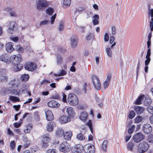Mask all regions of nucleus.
<instances>
[{
    "label": "nucleus",
    "mask_w": 153,
    "mask_h": 153,
    "mask_svg": "<svg viewBox=\"0 0 153 153\" xmlns=\"http://www.w3.org/2000/svg\"><path fill=\"white\" fill-rule=\"evenodd\" d=\"M152 128L151 125L148 123L144 124L143 126V131L145 134H148L152 131Z\"/></svg>",
    "instance_id": "13"
},
{
    "label": "nucleus",
    "mask_w": 153,
    "mask_h": 153,
    "mask_svg": "<svg viewBox=\"0 0 153 153\" xmlns=\"http://www.w3.org/2000/svg\"><path fill=\"white\" fill-rule=\"evenodd\" d=\"M16 24V22L13 21L9 22L7 23L8 31L9 33H13Z\"/></svg>",
    "instance_id": "14"
},
{
    "label": "nucleus",
    "mask_w": 153,
    "mask_h": 153,
    "mask_svg": "<svg viewBox=\"0 0 153 153\" xmlns=\"http://www.w3.org/2000/svg\"><path fill=\"white\" fill-rule=\"evenodd\" d=\"M47 120L48 121H52L53 118V115L51 111L49 110H45Z\"/></svg>",
    "instance_id": "19"
},
{
    "label": "nucleus",
    "mask_w": 153,
    "mask_h": 153,
    "mask_svg": "<svg viewBox=\"0 0 153 153\" xmlns=\"http://www.w3.org/2000/svg\"><path fill=\"white\" fill-rule=\"evenodd\" d=\"M93 19L92 20L93 24L94 25H98L99 24V21H98L99 19V16L97 14L94 15L93 17Z\"/></svg>",
    "instance_id": "31"
},
{
    "label": "nucleus",
    "mask_w": 153,
    "mask_h": 153,
    "mask_svg": "<svg viewBox=\"0 0 153 153\" xmlns=\"http://www.w3.org/2000/svg\"><path fill=\"white\" fill-rule=\"evenodd\" d=\"M134 146V144L133 143V142H129L127 144V148L128 150L132 151H133V148Z\"/></svg>",
    "instance_id": "38"
},
{
    "label": "nucleus",
    "mask_w": 153,
    "mask_h": 153,
    "mask_svg": "<svg viewBox=\"0 0 153 153\" xmlns=\"http://www.w3.org/2000/svg\"><path fill=\"white\" fill-rule=\"evenodd\" d=\"M88 117L87 113L85 111L82 112L80 115V120L83 122H85Z\"/></svg>",
    "instance_id": "23"
},
{
    "label": "nucleus",
    "mask_w": 153,
    "mask_h": 153,
    "mask_svg": "<svg viewBox=\"0 0 153 153\" xmlns=\"http://www.w3.org/2000/svg\"><path fill=\"white\" fill-rule=\"evenodd\" d=\"M134 109L136 114H137L142 113L144 110V108L142 107L138 106H135L134 107Z\"/></svg>",
    "instance_id": "22"
},
{
    "label": "nucleus",
    "mask_w": 153,
    "mask_h": 153,
    "mask_svg": "<svg viewBox=\"0 0 153 153\" xmlns=\"http://www.w3.org/2000/svg\"><path fill=\"white\" fill-rule=\"evenodd\" d=\"M9 99L10 101L13 102H18L20 100L19 99L18 97L13 96L10 97Z\"/></svg>",
    "instance_id": "42"
},
{
    "label": "nucleus",
    "mask_w": 153,
    "mask_h": 153,
    "mask_svg": "<svg viewBox=\"0 0 153 153\" xmlns=\"http://www.w3.org/2000/svg\"><path fill=\"white\" fill-rule=\"evenodd\" d=\"M16 143L15 142L14 140L11 141L10 143V146L12 149H13L15 147Z\"/></svg>",
    "instance_id": "58"
},
{
    "label": "nucleus",
    "mask_w": 153,
    "mask_h": 153,
    "mask_svg": "<svg viewBox=\"0 0 153 153\" xmlns=\"http://www.w3.org/2000/svg\"><path fill=\"white\" fill-rule=\"evenodd\" d=\"M48 105L51 108H56L59 106V104L57 101L54 100H52L48 102Z\"/></svg>",
    "instance_id": "21"
},
{
    "label": "nucleus",
    "mask_w": 153,
    "mask_h": 153,
    "mask_svg": "<svg viewBox=\"0 0 153 153\" xmlns=\"http://www.w3.org/2000/svg\"><path fill=\"white\" fill-rule=\"evenodd\" d=\"M29 78L28 74H24L22 75L21 77V79L22 82H25L28 80Z\"/></svg>",
    "instance_id": "35"
},
{
    "label": "nucleus",
    "mask_w": 153,
    "mask_h": 153,
    "mask_svg": "<svg viewBox=\"0 0 153 153\" xmlns=\"http://www.w3.org/2000/svg\"><path fill=\"white\" fill-rule=\"evenodd\" d=\"M62 101L64 102H67L66 95L64 94H62Z\"/></svg>",
    "instance_id": "62"
},
{
    "label": "nucleus",
    "mask_w": 153,
    "mask_h": 153,
    "mask_svg": "<svg viewBox=\"0 0 153 153\" xmlns=\"http://www.w3.org/2000/svg\"><path fill=\"white\" fill-rule=\"evenodd\" d=\"M49 23V21L47 20H45L41 21L40 23V26H43L46 25L48 24Z\"/></svg>",
    "instance_id": "50"
},
{
    "label": "nucleus",
    "mask_w": 153,
    "mask_h": 153,
    "mask_svg": "<svg viewBox=\"0 0 153 153\" xmlns=\"http://www.w3.org/2000/svg\"><path fill=\"white\" fill-rule=\"evenodd\" d=\"M93 84L96 89L100 90L101 88L100 80L96 76H93L92 78Z\"/></svg>",
    "instance_id": "6"
},
{
    "label": "nucleus",
    "mask_w": 153,
    "mask_h": 153,
    "mask_svg": "<svg viewBox=\"0 0 153 153\" xmlns=\"http://www.w3.org/2000/svg\"><path fill=\"white\" fill-rule=\"evenodd\" d=\"M55 150L54 149H49L47 151V153H55Z\"/></svg>",
    "instance_id": "64"
},
{
    "label": "nucleus",
    "mask_w": 153,
    "mask_h": 153,
    "mask_svg": "<svg viewBox=\"0 0 153 153\" xmlns=\"http://www.w3.org/2000/svg\"><path fill=\"white\" fill-rule=\"evenodd\" d=\"M67 101L68 103L72 106L77 105L79 103L78 98L75 94L73 93L70 94L68 95Z\"/></svg>",
    "instance_id": "2"
},
{
    "label": "nucleus",
    "mask_w": 153,
    "mask_h": 153,
    "mask_svg": "<svg viewBox=\"0 0 153 153\" xmlns=\"http://www.w3.org/2000/svg\"><path fill=\"white\" fill-rule=\"evenodd\" d=\"M64 132L63 129L61 128H59L56 131V134L59 136H60L62 135H63V133Z\"/></svg>",
    "instance_id": "48"
},
{
    "label": "nucleus",
    "mask_w": 153,
    "mask_h": 153,
    "mask_svg": "<svg viewBox=\"0 0 153 153\" xmlns=\"http://www.w3.org/2000/svg\"><path fill=\"white\" fill-rule=\"evenodd\" d=\"M147 141L149 143L153 144V135L149 134L147 136Z\"/></svg>",
    "instance_id": "39"
},
{
    "label": "nucleus",
    "mask_w": 153,
    "mask_h": 153,
    "mask_svg": "<svg viewBox=\"0 0 153 153\" xmlns=\"http://www.w3.org/2000/svg\"><path fill=\"white\" fill-rule=\"evenodd\" d=\"M11 62L13 64L20 63L22 61V57L21 55L18 54L16 56L13 55L10 56Z\"/></svg>",
    "instance_id": "7"
},
{
    "label": "nucleus",
    "mask_w": 153,
    "mask_h": 153,
    "mask_svg": "<svg viewBox=\"0 0 153 153\" xmlns=\"http://www.w3.org/2000/svg\"><path fill=\"white\" fill-rule=\"evenodd\" d=\"M7 77L4 76H0V80L2 81H6L7 79Z\"/></svg>",
    "instance_id": "61"
},
{
    "label": "nucleus",
    "mask_w": 153,
    "mask_h": 153,
    "mask_svg": "<svg viewBox=\"0 0 153 153\" xmlns=\"http://www.w3.org/2000/svg\"><path fill=\"white\" fill-rule=\"evenodd\" d=\"M48 143H49L42 141V147L44 149L47 148L48 146Z\"/></svg>",
    "instance_id": "56"
},
{
    "label": "nucleus",
    "mask_w": 153,
    "mask_h": 153,
    "mask_svg": "<svg viewBox=\"0 0 153 153\" xmlns=\"http://www.w3.org/2000/svg\"><path fill=\"white\" fill-rule=\"evenodd\" d=\"M146 59L145 61V65L146 66H147L149 64L150 61V57L146 58Z\"/></svg>",
    "instance_id": "59"
},
{
    "label": "nucleus",
    "mask_w": 153,
    "mask_h": 153,
    "mask_svg": "<svg viewBox=\"0 0 153 153\" xmlns=\"http://www.w3.org/2000/svg\"><path fill=\"white\" fill-rule=\"evenodd\" d=\"M83 149L85 153H94V147L91 144L85 145Z\"/></svg>",
    "instance_id": "11"
},
{
    "label": "nucleus",
    "mask_w": 153,
    "mask_h": 153,
    "mask_svg": "<svg viewBox=\"0 0 153 153\" xmlns=\"http://www.w3.org/2000/svg\"><path fill=\"white\" fill-rule=\"evenodd\" d=\"M72 136V133L71 131H65L63 133V137L64 139L67 140H70Z\"/></svg>",
    "instance_id": "18"
},
{
    "label": "nucleus",
    "mask_w": 153,
    "mask_h": 153,
    "mask_svg": "<svg viewBox=\"0 0 153 153\" xmlns=\"http://www.w3.org/2000/svg\"><path fill=\"white\" fill-rule=\"evenodd\" d=\"M64 24L63 22H61L59 23L58 25V28L59 31L63 30L64 28Z\"/></svg>",
    "instance_id": "47"
},
{
    "label": "nucleus",
    "mask_w": 153,
    "mask_h": 153,
    "mask_svg": "<svg viewBox=\"0 0 153 153\" xmlns=\"http://www.w3.org/2000/svg\"><path fill=\"white\" fill-rule=\"evenodd\" d=\"M145 96L144 95L141 96L137 99L135 101V104L139 105L142 103V101L144 99Z\"/></svg>",
    "instance_id": "29"
},
{
    "label": "nucleus",
    "mask_w": 153,
    "mask_h": 153,
    "mask_svg": "<svg viewBox=\"0 0 153 153\" xmlns=\"http://www.w3.org/2000/svg\"><path fill=\"white\" fill-rule=\"evenodd\" d=\"M135 126L134 125H133L131 126L130 128L128 129V132L130 134H131L134 131Z\"/></svg>",
    "instance_id": "52"
},
{
    "label": "nucleus",
    "mask_w": 153,
    "mask_h": 153,
    "mask_svg": "<svg viewBox=\"0 0 153 153\" xmlns=\"http://www.w3.org/2000/svg\"><path fill=\"white\" fill-rule=\"evenodd\" d=\"M143 118L142 117L137 116L134 119L135 122L137 123L140 122L143 120Z\"/></svg>",
    "instance_id": "44"
},
{
    "label": "nucleus",
    "mask_w": 153,
    "mask_h": 153,
    "mask_svg": "<svg viewBox=\"0 0 153 153\" xmlns=\"http://www.w3.org/2000/svg\"><path fill=\"white\" fill-rule=\"evenodd\" d=\"M83 149V146L80 144L74 145L71 148L72 153H81Z\"/></svg>",
    "instance_id": "9"
},
{
    "label": "nucleus",
    "mask_w": 153,
    "mask_h": 153,
    "mask_svg": "<svg viewBox=\"0 0 153 153\" xmlns=\"http://www.w3.org/2000/svg\"><path fill=\"white\" fill-rule=\"evenodd\" d=\"M21 92L20 88L18 87H17V89H14L12 91V93L16 95L19 94Z\"/></svg>",
    "instance_id": "45"
},
{
    "label": "nucleus",
    "mask_w": 153,
    "mask_h": 153,
    "mask_svg": "<svg viewBox=\"0 0 153 153\" xmlns=\"http://www.w3.org/2000/svg\"><path fill=\"white\" fill-rule=\"evenodd\" d=\"M147 110L150 114L153 113V106H149L147 108Z\"/></svg>",
    "instance_id": "57"
},
{
    "label": "nucleus",
    "mask_w": 153,
    "mask_h": 153,
    "mask_svg": "<svg viewBox=\"0 0 153 153\" xmlns=\"http://www.w3.org/2000/svg\"><path fill=\"white\" fill-rule=\"evenodd\" d=\"M71 0H64L63 7L64 8H66L69 7L71 4Z\"/></svg>",
    "instance_id": "34"
},
{
    "label": "nucleus",
    "mask_w": 153,
    "mask_h": 153,
    "mask_svg": "<svg viewBox=\"0 0 153 153\" xmlns=\"http://www.w3.org/2000/svg\"><path fill=\"white\" fill-rule=\"evenodd\" d=\"M6 10L7 11L9 12L10 15L11 16L16 17V15L15 12L11 11L12 10V8L11 7H8L6 9Z\"/></svg>",
    "instance_id": "32"
},
{
    "label": "nucleus",
    "mask_w": 153,
    "mask_h": 153,
    "mask_svg": "<svg viewBox=\"0 0 153 153\" xmlns=\"http://www.w3.org/2000/svg\"><path fill=\"white\" fill-rule=\"evenodd\" d=\"M10 56L7 54H4L0 56V60L6 63L11 62Z\"/></svg>",
    "instance_id": "10"
},
{
    "label": "nucleus",
    "mask_w": 153,
    "mask_h": 153,
    "mask_svg": "<svg viewBox=\"0 0 153 153\" xmlns=\"http://www.w3.org/2000/svg\"><path fill=\"white\" fill-rule=\"evenodd\" d=\"M77 138L80 140H85L84 136L81 133H79L77 134Z\"/></svg>",
    "instance_id": "46"
},
{
    "label": "nucleus",
    "mask_w": 153,
    "mask_h": 153,
    "mask_svg": "<svg viewBox=\"0 0 153 153\" xmlns=\"http://www.w3.org/2000/svg\"><path fill=\"white\" fill-rule=\"evenodd\" d=\"M77 40L74 37L71 38V47L73 48L76 47L77 44Z\"/></svg>",
    "instance_id": "27"
},
{
    "label": "nucleus",
    "mask_w": 153,
    "mask_h": 153,
    "mask_svg": "<svg viewBox=\"0 0 153 153\" xmlns=\"http://www.w3.org/2000/svg\"><path fill=\"white\" fill-rule=\"evenodd\" d=\"M104 40L105 41L107 42L109 39V35L107 33H106L104 35Z\"/></svg>",
    "instance_id": "63"
},
{
    "label": "nucleus",
    "mask_w": 153,
    "mask_h": 153,
    "mask_svg": "<svg viewBox=\"0 0 153 153\" xmlns=\"http://www.w3.org/2000/svg\"><path fill=\"white\" fill-rule=\"evenodd\" d=\"M67 74V72L65 70L62 69L59 70L57 74H55L54 76H63L66 75Z\"/></svg>",
    "instance_id": "28"
},
{
    "label": "nucleus",
    "mask_w": 153,
    "mask_h": 153,
    "mask_svg": "<svg viewBox=\"0 0 153 153\" xmlns=\"http://www.w3.org/2000/svg\"><path fill=\"white\" fill-rule=\"evenodd\" d=\"M109 82L107 81H105L103 83V86L105 89L108 86Z\"/></svg>",
    "instance_id": "60"
},
{
    "label": "nucleus",
    "mask_w": 153,
    "mask_h": 153,
    "mask_svg": "<svg viewBox=\"0 0 153 153\" xmlns=\"http://www.w3.org/2000/svg\"><path fill=\"white\" fill-rule=\"evenodd\" d=\"M13 43L12 42H8L6 44V49L7 52L10 53L14 50V48L13 47Z\"/></svg>",
    "instance_id": "20"
},
{
    "label": "nucleus",
    "mask_w": 153,
    "mask_h": 153,
    "mask_svg": "<svg viewBox=\"0 0 153 153\" xmlns=\"http://www.w3.org/2000/svg\"><path fill=\"white\" fill-rule=\"evenodd\" d=\"M66 112L68 116L70 118H73L75 115V113L73 108L69 107L66 109Z\"/></svg>",
    "instance_id": "15"
},
{
    "label": "nucleus",
    "mask_w": 153,
    "mask_h": 153,
    "mask_svg": "<svg viewBox=\"0 0 153 153\" xmlns=\"http://www.w3.org/2000/svg\"><path fill=\"white\" fill-rule=\"evenodd\" d=\"M32 126L30 124H28L26 126V128L24 130V132L25 134L29 133L32 129Z\"/></svg>",
    "instance_id": "33"
},
{
    "label": "nucleus",
    "mask_w": 153,
    "mask_h": 153,
    "mask_svg": "<svg viewBox=\"0 0 153 153\" xmlns=\"http://www.w3.org/2000/svg\"><path fill=\"white\" fill-rule=\"evenodd\" d=\"M13 65H14L13 66V69L14 71H20L23 68V65L20 64V63Z\"/></svg>",
    "instance_id": "26"
},
{
    "label": "nucleus",
    "mask_w": 153,
    "mask_h": 153,
    "mask_svg": "<svg viewBox=\"0 0 153 153\" xmlns=\"http://www.w3.org/2000/svg\"><path fill=\"white\" fill-rule=\"evenodd\" d=\"M11 84L13 87H17L20 88L21 92L26 94L29 90L28 85L25 83H23L22 85L20 84L19 82L17 80H14L10 82Z\"/></svg>",
    "instance_id": "1"
},
{
    "label": "nucleus",
    "mask_w": 153,
    "mask_h": 153,
    "mask_svg": "<svg viewBox=\"0 0 153 153\" xmlns=\"http://www.w3.org/2000/svg\"><path fill=\"white\" fill-rule=\"evenodd\" d=\"M148 14L151 15L152 17H153V9H149V10ZM150 27L151 31L153 30V18H152L150 22Z\"/></svg>",
    "instance_id": "24"
},
{
    "label": "nucleus",
    "mask_w": 153,
    "mask_h": 153,
    "mask_svg": "<svg viewBox=\"0 0 153 153\" xmlns=\"http://www.w3.org/2000/svg\"><path fill=\"white\" fill-rule=\"evenodd\" d=\"M15 49L16 51L20 53H22L24 51L23 48L20 45H17L16 46Z\"/></svg>",
    "instance_id": "41"
},
{
    "label": "nucleus",
    "mask_w": 153,
    "mask_h": 153,
    "mask_svg": "<svg viewBox=\"0 0 153 153\" xmlns=\"http://www.w3.org/2000/svg\"><path fill=\"white\" fill-rule=\"evenodd\" d=\"M49 4V2L45 0H39L36 3V7L38 10H41L45 8Z\"/></svg>",
    "instance_id": "5"
},
{
    "label": "nucleus",
    "mask_w": 153,
    "mask_h": 153,
    "mask_svg": "<svg viewBox=\"0 0 153 153\" xmlns=\"http://www.w3.org/2000/svg\"><path fill=\"white\" fill-rule=\"evenodd\" d=\"M56 126V123L53 122H48L46 126V129L48 132H51L54 129V128Z\"/></svg>",
    "instance_id": "16"
},
{
    "label": "nucleus",
    "mask_w": 153,
    "mask_h": 153,
    "mask_svg": "<svg viewBox=\"0 0 153 153\" xmlns=\"http://www.w3.org/2000/svg\"><path fill=\"white\" fill-rule=\"evenodd\" d=\"M59 122L62 124L66 123L69 122L70 120V118L67 116L64 115L60 117L59 118Z\"/></svg>",
    "instance_id": "17"
},
{
    "label": "nucleus",
    "mask_w": 153,
    "mask_h": 153,
    "mask_svg": "<svg viewBox=\"0 0 153 153\" xmlns=\"http://www.w3.org/2000/svg\"><path fill=\"white\" fill-rule=\"evenodd\" d=\"M71 149V147L69 144L66 141H64L60 144L59 150L64 153H68Z\"/></svg>",
    "instance_id": "4"
},
{
    "label": "nucleus",
    "mask_w": 153,
    "mask_h": 153,
    "mask_svg": "<svg viewBox=\"0 0 153 153\" xmlns=\"http://www.w3.org/2000/svg\"><path fill=\"white\" fill-rule=\"evenodd\" d=\"M145 138V135L142 133H137L133 137L134 141L137 143H139L143 140Z\"/></svg>",
    "instance_id": "8"
},
{
    "label": "nucleus",
    "mask_w": 153,
    "mask_h": 153,
    "mask_svg": "<svg viewBox=\"0 0 153 153\" xmlns=\"http://www.w3.org/2000/svg\"><path fill=\"white\" fill-rule=\"evenodd\" d=\"M53 12V9L51 7H48L46 9V13L50 15H52Z\"/></svg>",
    "instance_id": "43"
},
{
    "label": "nucleus",
    "mask_w": 153,
    "mask_h": 153,
    "mask_svg": "<svg viewBox=\"0 0 153 153\" xmlns=\"http://www.w3.org/2000/svg\"><path fill=\"white\" fill-rule=\"evenodd\" d=\"M63 62V59L62 56L59 55H57L56 59V63L57 65H60Z\"/></svg>",
    "instance_id": "30"
},
{
    "label": "nucleus",
    "mask_w": 153,
    "mask_h": 153,
    "mask_svg": "<svg viewBox=\"0 0 153 153\" xmlns=\"http://www.w3.org/2000/svg\"><path fill=\"white\" fill-rule=\"evenodd\" d=\"M23 140L26 143V144L24 145L25 147L26 148L28 146L30 145V141L28 140L27 137H24Z\"/></svg>",
    "instance_id": "40"
},
{
    "label": "nucleus",
    "mask_w": 153,
    "mask_h": 153,
    "mask_svg": "<svg viewBox=\"0 0 153 153\" xmlns=\"http://www.w3.org/2000/svg\"><path fill=\"white\" fill-rule=\"evenodd\" d=\"M86 124L89 127L91 133H92V132H93L92 128V123H91V120H89L88 122L87 123H86Z\"/></svg>",
    "instance_id": "54"
},
{
    "label": "nucleus",
    "mask_w": 153,
    "mask_h": 153,
    "mask_svg": "<svg viewBox=\"0 0 153 153\" xmlns=\"http://www.w3.org/2000/svg\"><path fill=\"white\" fill-rule=\"evenodd\" d=\"M105 51L107 55L109 57H112V52L111 48L109 47L106 48L105 49Z\"/></svg>",
    "instance_id": "37"
},
{
    "label": "nucleus",
    "mask_w": 153,
    "mask_h": 153,
    "mask_svg": "<svg viewBox=\"0 0 153 153\" xmlns=\"http://www.w3.org/2000/svg\"><path fill=\"white\" fill-rule=\"evenodd\" d=\"M135 114L133 111H131L130 112L129 114V117L130 119H132L135 116Z\"/></svg>",
    "instance_id": "55"
},
{
    "label": "nucleus",
    "mask_w": 153,
    "mask_h": 153,
    "mask_svg": "<svg viewBox=\"0 0 153 153\" xmlns=\"http://www.w3.org/2000/svg\"><path fill=\"white\" fill-rule=\"evenodd\" d=\"M42 141L49 143L51 140V138L48 134H46L43 135L41 137Z\"/></svg>",
    "instance_id": "25"
},
{
    "label": "nucleus",
    "mask_w": 153,
    "mask_h": 153,
    "mask_svg": "<svg viewBox=\"0 0 153 153\" xmlns=\"http://www.w3.org/2000/svg\"><path fill=\"white\" fill-rule=\"evenodd\" d=\"M152 102L151 99L149 97L148 98L146 99L144 101V103L145 105H148L150 104Z\"/></svg>",
    "instance_id": "51"
},
{
    "label": "nucleus",
    "mask_w": 153,
    "mask_h": 153,
    "mask_svg": "<svg viewBox=\"0 0 153 153\" xmlns=\"http://www.w3.org/2000/svg\"><path fill=\"white\" fill-rule=\"evenodd\" d=\"M39 150V148L36 146L31 147L30 151L32 153H35Z\"/></svg>",
    "instance_id": "49"
},
{
    "label": "nucleus",
    "mask_w": 153,
    "mask_h": 153,
    "mask_svg": "<svg viewBox=\"0 0 153 153\" xmlns=\"http://www.w3.org/2000/svg\"><path fill=\"white\" fill-rule=\"evenodd\" d=\"M108 141L107 140H104L101 146V149L106 151Z\"/></svg>",
    "instance_id": "36"
},
{
    "label": "nucleus",
    "mask_w": 153,
    "mask_h": 153,
    "mask_svg": "<svg viewBox=\"0 0 153 153\" xmlns=\"http://www.w3.org/2000/svg\"><path fill=\"white\" fill-rule=\"evenodd\" d=\"M149 146L148 143L145 141L140 143L137 146V151L140 153H144L148 149Z\"/></svg>",
    "instance_id": "3"
},
{
    "label": "nucleus",
    "mask_w": 153,
    "mask_h": 153,
    "mask_svg": "<svg viewBox=\"0 0 153 153\" xmlns=\"http://www.w3.org/2000/svg\"><path fill=\"white\" fill-rule=\"evenodd\" d=\"M25 67L26 70L32 71L36 69V67L34 63L29 62L26 64Z\"/></svg>",
    "instance_id": "12"
},
{
    "label": "nucleus",
    "mask_w": 153,
    "mask_h": 153,
    "mask_svg": "<svg viewBox=\"0 0 153 153\" xmlns=\"http://www.w3.org/2000/svg\"><path fill=\"white\" fill-rule=\"evenodd\" d=\"M56 14L55 13L50 18V22L51 25L53 24L55 19L56 18Z\"/></svg>",
    "instance_id": "53"
}]
</instances>
